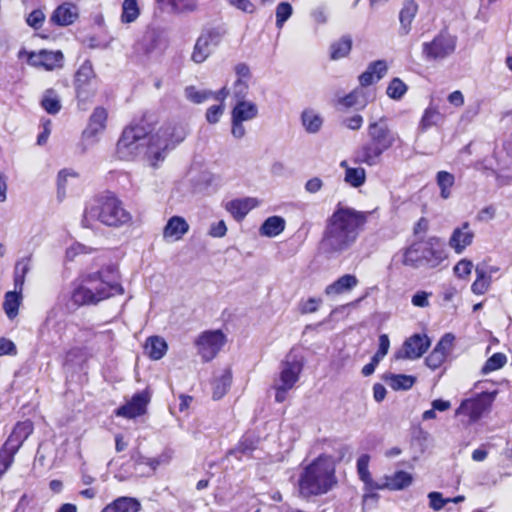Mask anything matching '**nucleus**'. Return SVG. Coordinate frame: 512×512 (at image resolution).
<instances>
[{"instance_id": "f257e3e1", "label": "nucleus", "mask_w": 512, "mask_h": 512, "mask_svg": "<svg viewBox=\"0 0 512 512\" xmlns=\"http://www.w3.org/2000/svg\"><path fill=\"white\" fill-rule=\"evenodd\" d=\"M125 293L115 265H106L98 271L83 273L71 283L70 300L77 307L95 306L100 302Z\"/></svg>"}, {"instance_id": "f03ea898", "label": "nucleus", "mask_w": 512, "mask_h": 512, "mask_svg": "<svg viewBox=\"0 0 512 512\" xmlns=\"http://www.w3.org/2000/svg\"><path fill=\"white\" fill-rule=\"evenodd\" d=\"M367 212L358 211L338 203L327 218L321 245L328 253H341L349 249L358 239L367 223Z\"/></svg>"}, {"instance_id": "7ed1b4c3", "label": "nucleus", "mask_w": 512, "mask_h": 512, "mask_svg": "<svg viewBox=\"0 0 512 512\" xmlns=\"http://www.w3.org/2000/svg\"><path fill=\"white\" fill-rule=\"evenodd\" d=\"M338 483L336 465L331 455L322 453L308 464H301L297 478V493L311 500L329 493Z\"/></svg>"}, {"instance_id": "20e7f679", "label": "nucleus", "mask_w": 512, "mask_h": 512, "mask_svg": "<svg viewBox=\"0 0 512 512\" xmlns=\"http://www.w3.org/2000/svg\"><path fill=\"white\" fill-rule=\"evenodd\" d=\"M95 222L109 228H120L132 222V215L114 192L105 191L90 199L83 211L82 227L92 228Z\"/></svg>"}, {"instance_id": "39448f33", "label": "nucleus", "mask_w": 512, "mask_h": 512, "mask_svg": "<svg viewBox=\"0 0 512 512\" xmlns=\"http://www.w3.org/2000/svg\"><path fill=\"white\" fill-rule=\"evenodd\" d=\"M402 140L386 122L385 117L372 121L367 126V140L354 153V162L375 166L380 163L382 155Z\"/></svg>"}, {"instance_id": "423d86ee", "label": "nucleus", "mask_w": 512, "mask_h": 512, "mask_svg": "<svg viewBox=\"0 0 512 512\" xmlns=\"http://www.w3.org/2000/svg\"><path fill=\"white\" fill-rule=\"evenodd\" d=\"M401 252L402 265L411 268H436L448 257L444 243L435 236L414 241Z\"/></svg>"}, {"instance_id": "0eeeda50", "label": "nucleus", "mask_w": 512, "mask_h": 512, "mask_svg": "<svg viewBox=\"0 0 512 512\" xmlns=\"http://www.w3.org/2000/svg\"><path fill=\"white\" fill-rule=\"evenodd\" d=\"M31 256L18 260L14 267V290L8 291L4 296L3 309L9 319H14L19 312L22 301V290L25 277L30 270Z\"/></svg>"}, {"instance_id": "6e6552de", "label": "nucleus", "mask_w": 512, "mask_h": 512, "mask_svg": "<svg viewBox=\"0 0 512 512\" xmlns=\"http://www.w3.org/2000/svg\"><path fill=\"white\" fill-rule=\"evenodd\" d=\"M497 394V390L481 392L471 398L462 400L455 410V416L467 417L470 423L477 422L485 413L490 411Z\"/></svg>"}, {"instance_id": "1a4fd4ad", "label": "nucleus", "mask_w": 512, "mask_h": 512, "mask_svg": "<svg viewBox=\"0 0 512 512\" xmlns=\"http://www.w3.org/2000/svg\"><path fill=\"white\" fill-rule=\"evenodd\" d=\"M227 337L222 330H205L194 341L198 355L203 362L212 361L222 350Z\"/></svg>"}, {"instance_id": "9d476101", "label": "nucleus", "mask_w": 512, "mask_h": 512, "mask_svg": "<svg viewBox=\"0 0 512 512\" xmlns=\"http://www.w3.org/2000/svg\"><path fill=\"white\" fill-rule=\"evenodd\" d=\"M456 44V36L441 30L432 41L423 43L422 53L428 60L444 59L455 51Z\"/></svg>"}, {"instance_id": "9b49d317", "label": "nucleus", "mask_w": 512, "mask_h": 512, "mask_svg": "<svg viewBox=\"0 0 512 512\" xmlns=\"http://www.w3.org/2000/svg\"><path fill=\"white\" fill-rule=\"evenodd\" d=\"M149 130L141 123L132 124L126 127L117 141L116 151L120 158H128L137 149V142L144 139Z\"/></svg>"}, {"instance_id": "f8f14e48", "label": "nucleus", "mask_w": 512, "mask_h": 512, "mask_svg": "<svg viewBox=\"0 0 512 512\" xmlns=\"http://www.w3.org/2000/svg\"><path fill=\"white\" fill-rule=\"evenodd\" d=\"M223 34L219 28L204 29L196 40L191 59L198 64L204 62L211 53L210 47L217 46Z\"/></svg>"}, {"instance_id": "ddd939ff", "label": "nucleus", "mask_w": 512, "mask_h": 512, "mask_svg": "<svg viewBox=\"0 0 512 512\" xmlns=\"http://www.w3.org/2000/svg\"><path fill=\"white\" fill-rule=\"evenodd\" d=\"M151 395L148 390L135 393L125 404L114 410V415L125 419H135L147 412Z\"/></svg>"}, {"instance_id": "4468645a", "label": "nucleus", "mask_w": 512, "mask_h": 512, "mask_svg": "<svg viewBox=\"0 0 512 512\" xmlns=\"http://www.w3.org/2000/svg\"><path fill=\"white\" fill-rule=\"evenodd\" d=\"M23 52L19 53L21 56ZM27 56V62L29 65L42 68L46 71H53L63 66V53L61 51H48L40 50L38 52H24Z\"/></svg>"}, {"instance_id": "2eb2a0df", "label": "nucleus", "mask_w": 512, "mask_h": 512, "mask_svg": "<svg viewBox=\"0 0 512 512\" xmlns=\"http://www.w3.org/2000/svg\"><path fill=\"white\" fill-rule=\"evenodd\" d=\"M454 341L455 336L452 333L444 334L425 358L427 367L433 371L442 367L452 352Z\"/></svg>"}, {"instance_id": "dca6fc26", "label": "nucleus", "mask_w": 512, "mask_h": 512, "mask_svg": "<svg viewBox=\"0 0 512 512\" xmlns=\"http://www.w3.org/2000/svg\"><path fill=\"white\" fill-rule=\"evenodd\" d=\"M431 341L426 334H413L407 338L400 350L395 353L396 359H418L428 350Z\"/></svg>"}, {"instance_id": "f3484780", "label": "nucleus", "mask_w": 512, "mask_h": 512, "mask_svg": "<svg viewBox=\"0 0 512 512\" xmlns=\"http://www.w3.org/2000/svg\"><path fill=\"white\" fill-rule=\"evenodd\" d=\"M34 431V424L31 420L18 421L5 442L2 444L8 449L18 453L24 442Z\"/></svg>"}, {"instance_id": "a211bd4d", "label": "nucleus", "mask_w": 512, "mask_h": 512, "mask_svg": "<svg viewBox=\"0 0 512 512\" xmlns=\"http://www.w3.org/2000/svg\"><path fill=\"white\" fill-rule=\"evenodd\" d=\"M108 111L103 106L94 108L92 114L88 119L86 128L82 135L85 139H94L100 133L104 132L107 127Z\"/></svg>"}, {"instance_id": "6ab92c4d", "label": "nucleus", "mask_w": 512, "mask_h": 512, "mask_svg": "<svg viewBox=\"0 0 512 512\" xmlns=\"http://www.w3.org/2000/svg\"><path fill=\"white\" fill-rule=\"evenodd\" d=\"M474 239V232L470 229L469 222L465 221L461 227L453 230L449 238V246L457 254H461L468 246H470Z\"/></svg>"}, {"instance_id": "aec40b11", "label": "nucleus", "mask_w": 512, "mask_h": 512, "mask_svg": "<svg viewBox=\"0 0 512 512\" xmlns=\"http://www.w3.org/2000/svg\"><path fill=\"white\" fill-rule=\"evenodd\" d=\"M413 482V477L410 473L398 470L393 475H386L382 482L373 485L374 490H390L397 491L403 490L410 486Z\"/></svg>"}, {"instance_id": "412c9836", "label": "nucleus", "mask_w": 512, "mask_h": 512, "mask_svg": "<svg viewBox=\"0 0 512 512\" xmlns=\"http://www.w3.org/2000/svg\"><path fill=\"white\" fill-rule=\"evenodd\" d=\"M303 370V362L300 360L284 361L279 373L281 386L293 388L298 382Z\"/></svg>"}, {"instance_id": "4be33fe9", "label": "nucleus", "mask_w": 512, "mask_h": 512, "mask_svg": "<svg viewBox=\"0 0 512 512\" xmlns=\"http://www.w3.org/2000/svg\"><path fill=\"white\" fill-rule=\"evenodd\" d=\"M388 70L387 63L385 60H376L371 62L367 69L361 73L358 77V81L360 84L359 88H364L372 85L373 83L379 81Z\"/></svg>"}, {"instance_id": "5701e85b", "label": "nucleus", "mask_w": 512, "mask_h": 512, "mask_svg": "<svg viewBox=\"0 0 512 512\" xmlns=\"http://www.w3.org/2000/svg\"><path fill=\"white\" fill-rule=\"evenodd\" d=\"M369 103L366 92L362 88H355L348 94L337 99V106L342 109L348 110L354 108L355 110H363Z\"/></svg>"}, {"instance_id": "b1692460", "label": "nucleus", "mask_w": 512, "mask_h": 512, "mask_svg": "<svg viewBox=\"0 0 512 512\" xmlns=\"http://www.w3.org/2000/svg\"><path fill=\"white\" fill-rule=\"evenodd\" d=\"M257 205L258 201L255 198L233 199L226 204V210L236 221L240 222L253 208L257 207Z\"/></svg>"}, {"instance_id": "393cba45", "label": "nucleus", "mask_w": 512, "mask_h": 512, "mask_svg": "<svg viewBox=\"0 0 512 512\" xmlns=\"http://www.w3.org/2000/svg\"><path fill=\"white\" fill-rule=\"evenodd\" d=\"M358 283V278L354 274H344L327 285L324 292L327 296H338L351 291Z\"/></svg>"}, {"instance_id": "a878e982", "label": "nucleus", "mask_w": 512, "mask_h": 512, "mask_svg": "<svg viewBox=\"0 0 512 512\" xmlns=\"http://www.w3.org/2000/svg\"><path fill=\"white\" fill-rule=\"evenodd\" d=\"M189 224L181 216H172L163 229V237L174 241L181 240L188 232Z\"/></svg>"}, {"instance_id": "bb28decb", "label": "nucleus", "mask_w": 512, "mask_h": 512, "mask_svg": "<svg viewBox=\"0 0 512 512\" xmlns=\"http://www.w3.org/2000/svg\"><path fill=\"white\" fill-rule=\"evenodd\" d=\"M157 136L158 138H163L162 149L167 150L173 148L184 139V132L180 126L166 124L159 129Z\"/></svg>"}, {"instance_id": "cd10ccee", "label": "nucleus", "mask_w": 512, "mask_h": 512, "mask_svg": "<svg viewBox=\"0 0 512 512\" xmlns=\"http://www.w3.org/2000/svg\"><path fill=\"white\" fill-rule=\"evenodd\" d=\"M141 503L137 498L121 496L107 504L101 512H139Z\"/></svg>"}, {"instance_id": "c85d7f7f", "label": "nucleus", "mask_w": 512, "mask_h": 512, "mask_svg": "<svg viewBox=\"0 0 512 512\" xmlns=\"http://www.w3.org/2000/svg\"><path fill=\"white\" fill-rule=\"evenodd\" d=\"M77 17L78 14L75 12V7L64 3L53 11L50 21L57 26H68L74 23Z\"/></svg>"}, {"instance_id": "c756f323", "label": "nucleus", "mask_w": 512, "mask_h": 512, "mask_svg": "<svg viewBox=\"0 0 512 512\" xmlns=\"http://www.w3.org/2000/svg\"><path fill=\"white\" fill-rule=\"evenodd\" d=\"M382 379L394 391L409 390L416 383V377L412 375L391 372L383 374Z\"/></svg>"}, {"instance_id": "7c9ffc66", "label": "nucleus", "mask_w": 512, "mask_h": 512, "mask_svg": "<svg viewBox=\"0 0 512 512\" xmlns=\"http://www.w3.org/2000/svg\"><path fill=\"white\" fill-rule=\"evenodd\" d=\"M77 105L81 110H87V104L90 103L97 93L96 82L74 84Z\"/></svg>"}, {"instance_id": "2f4dec72", "label": "nucleus", "mask_w": 512, "mask_h": 512, "mask_svg": "<svg viewBox=\"0 0 512 512\" xmlns=\"http://www.w3.org/2000/svg\"><path fill=\"white\" fill-rule=\"evenodd\" d=\"M145 353L152 360L161 359L167 352L168 345L160 336H150L144 345Z\"/></svg>"}, {"instance_id": "473e14b6", "label": "nucleus", "mask_w": 512, "mask_h": 512, "mask_svg": "<svg viewBox=\"0 0 512 512\" xmlns=\"http://www.w3.org/2000/svg\"><path fill=\"white\" fill-rule=\"evenodd\" d=\"M258 114L257 106L249 101L241 100L237 101L236 105L232 109L231 118L236 121H248L255 118Z\"/></svg>"}, {"instance_id": "72a5a7b5", "label": "nucleus", "mask_w": 512, "mask_h": 512, "mask_svg": "<svg viewBox=\"0 0 512 512\" xmlns=\"http://www.w3.org/2000/svg\"><path fill=\"white\" fill-rule=\"evenodd\" d=\"M353 40L350 35H344L330 45V59L339 60L347 57L352 50Z\"/></svg>"}, {"instance_id": "f704fd0d", "label": "nucleus", "mask_w": 512, "mask_h": 512, "mask_svg": "<svg viewBox=\"0 0 512 512\" xmlns=\"http://www.w3.org/2000/svg\"><path fill=\"white\" fill-rule=\"evenodd\" d=\"M444 119V115L440 113L435 105H429L423 112L419 121V130L421 132L428 131L431 127L437 125Z\"/></svg>"}, {"instance_id": "c9c22d12", "label": "nucleus", "mask_w": 512, "mask_h": 512, "mask_svg": "<svg viewBox=\"0 0 512 512\" xmlns=\"http://www.w3.org/2000/svg\"><path fill=\"white\" fill-rule=\"evenodd\" d=\"M285 220L280 216H270L261 225L259 232L262 236L275 237L285 229Z\"/></svg>"}, {"instance_id": "e433bc0d", "label": "nucleus", "mask_w": 512, "mask_h": 512, "mask_svg": "<svg viewBox=\"0 0 512 512\" xmlns=\"http://www.w3.org/2000/svg\"><path fill=\"white\" fill-rule=\"evenodd\" d=\"M40 105L50 115H56L62 108L60 97L53 88L44 91Z\"/></svg>"}, {"instance_id": "4c0bfd02", "label": "nucleus", "mask_w": 512, "mask_h": 512, "mask_svg": "<svg viewBox=\"0 0 512 512\" xmlns=\"http://www.w3.org/2000/svg\"><path fill=\"white\" fill-rule=\"evenodd\" d=\"M435 180L440 190V197L442 199H448L452 194L455 176L448 171L441 170L437 172Z\"/></svg>"}, {"instance_id": "58836bf2", "label": "nucleus", "mask_w": 512, "mask_h": 512, "mask_svg": "<svg viewBox=\"0 0 512 512\" xmlns=\"http://www.w3.org/2000/svg\"><path fill=\"white\" fill-rule=\"evenodd\" d=\"M232 383V373L226 370L219 378L215 379L212 384V397L214 400H220L228 392Z\"/></svg>"}, {"instance_id": "ea45409f", "label": "nucleus", "mask_w": 512, "mask_h": 512, "mask_svg": "<svg viewBox=\"0 0 512 512\" xmlns=\"http://www.w3.org/2000/svg\"><path fill=\"white\" fill-rule=\"evenodd\" d=\"M140 15L138 0H124L120 20L123 24L135 22Z\"/></svg>"}, {"instance_id": "a19ab883", "label": "nucleus", "mask_w": 512, "mask_h": 512, "mask_svg": "<svg viewBox=\"0 0 512 512\" xmlns=\"http://www.w3.org/2000/svg\"><path fill=\"white\" fill-rule=\"evenodd\" d=\"M258 443L259 440L257 437L245 434L239 439L236 446L229 451V454L233 455L235 453H239L241 455H245L252 453L257 449Z\"/></svg>"}, {"instance_id": "79ce46f5", "label": "nucleus", "mask_w": 512, "mask_h": 512, "mask_svg": "<svg viewBox=\"0 0 512 512\" xmlns=\"http://www.w3.org/2000/svg\"><path fill=\"white\" fill-rule=\"evenodd\" d=\"M369 461L370 457L367 454L361 455L357 459V472L359 475V478L362 482H364L370 489L374 490L375 484H378L377 481H374L371 477V474L369 472Z\"/></svg>"}, {"instance_id": "37998d69", "label": "nucleus", "mask_w": 512, "mask_h": 512, "mask_svg": "<svg viewBox=\"0 0 512 512\" xmlns=\"http://www.w3.org/2000/svg\"><path fill=\"white\" fill-rule=\"evenodd\" d=\"M302 124L309 133H316L320 130L323 119L312 109H305L301 115Z\"/></svg>"}, {"instance_id": "c03bdc74", "label": "nucleus", "mask_w": 512, "mask_h": 512, "mask_svg": "<svg viewBox=\"0 0 512 512\" xmlns=\"http://www.w3.org/2000/svg\"><path fill=\"white\" fill-rule=\"evenodd\" d=\"M476 279L471 285V291L475 295L485 294L491 285V276L483 269L476 268Z\"/></svg>"}, {"instance_id": "a18cd8bd", "label": "nucleus", "mask_w": 512, "mask_h": 512, "mask_svg": "<svg viewBox=\"0 0 512 512\" xmlns=\"http://www.w3.org/2000/svg\"><path fill=\"white\" fill-rule=\"evenodd\" d=\"M95 78L96 74L91 61L85 60L75 74L74 84L96 82Z\"/></svg>"}, {"instance_id": "49530a36", "label": "nucleus", "mask_w": 512, "mask_h": 512, "mask_svg": "<svg viewBox=\"0 0 512 512\" xmlns=\"http://www.w3.org/2000/svg\"><path fill=\"white\" fill-rule=\"evenodd\" d=\"M366 172L361 167H346L345 170V181L352 187H360L365 183Z\"/></svg>"}, {"instance_id": "de8ad7c7", "label": "nucleus", "mask_w": 512, "mask_h": 512, "mask_svg": "<svg viewBox=\"0 0 512 512\" xmlns=\"http://www.w3.org/2000/svg\"><path fill=\"white\" fill-rule=\"evenodd\" d=\"M507 363V357L504 353L497 352L490 356L485 364L483 365L481 372L483 374H488L490 372L501 369Z\"/></svg>"}, {"instance_id": "09e8293b", "label": "nucleus", "mask_w": 512, "mask_h": 512, "mask_svg": "<svg viewBox=\"0 0 512 512\" xmlns=\"http://www.w3.org/2000/svg\"><path fill=\"white\" fill-rule=\"evenodd\" d=\"M186 98L195 104H201L212 97V91L198 90L195 86H187L184 90Z\"/></svg>"}, {"instance_id": "8fccbe9b", "label": "nucleus", "mask_w": 512, "mask_h": 512, "mask_svg": "<svg viewBox=\"0 0 512 512\" xmlns=\"http://www.w3.org/2000/svg\"><path fill=\"white\" fill-rule=\"evenodd\" d=\"M407 90V85L400 78L395 77L389 82L386 93L389 98L399 100L405 95Z\"/></svg>"}, {"instance_id": "3c124183", "label": "nucleus", "mask_w": 512, "mask_h": 512, "mask_svg": "<svg viewBox=\"0 0 512 512\" xmlns=\"http://www.w3.org/2000/svg\"><path fill=\"white\" fill-rule=\"evenodd\" d=\"M17 453L8 449L5 446L0 447V480L7 473V471L12 467L15 456Z\"/></svg>"}, {"instance_id": "603ef678", "label": "nucleus", "mask_w": 512, "mask_h": 512, "mask_svg": "<svg viewBox=\"0 0 512 512\" xmlns=\"http://www.w3.org/2000/svg\"><path fill=\"white\" fill-rule=\"evenodd\" d=\"M417 5L413 2L407 3L403 6L399 13V19L402 27L405 29V32H408L410 29V25L416 15Z\"/></svg>"}, {"instance_id": "864d4df0", "label": "nucleus", "mask_w": 512, "mask_h": 512, "mask_svg": "<svg viewBox=\"0 0 512 512\" xmlns=\"http://www.w3.org/2000/svg\"><path fill=\"white\" fill-rule=\"evenodd\" d=\"M68 177L78 178V173H76L72 170H69V169H62L61 171H59L58 177H57V193H58V198L60 200H62L65 197L66 182H67Z\"/></svg>"}, {"instance_id": "5fc2aeb1", "label": "nucleus", "mask_w": 512, "mask_h": 512, "mask_svg": "<svg viewBox=\"0 0 512 512\" xmlns=\"http://www.w3.org/2000/svg\"><path fill=\"white\" fill-rule=\"evenodd\" d=\"M292 6L288 2H280L276 7V26L282 28L284 23L291 17Z\"/></svg>"}, {"instance_id": "6e6d98bb", "label": "nucleus", "mask_w": 512, "mask_h": 512, "mask_svg": "<svg viewBox=\"0 0 512 512\" xmlns=\"http://www.w3.org/2000/svg\"><path fill=\"white\" fill-rule=\"evenodd\" d=\"M45 21V14L41 9H35L29 13L26 23L35 30L42 28Z\"/></svg>"}, {"instance_id": "4d7b16f0", "label": "nucleus", "mask_w": 512, "mask_h": 512, "mask_svg": "<svg viewBox=\"0 0 512 512\" xmlns=\"http://www.w3.org/2000/svg\"><path fill=\"white\" fill-rule=\"evenodd\" d=\"M321 302L320 298L315 297H310L305 301H301L298 306L299 312L303 315L314 313L319 309Z\"/></svg>"}, {"instance_id": "13d9d810", "label": "nucleus", "mask_w": 512, "mask_h": 512, "mask_svg": "<svg viewBox=\"0 0 512 512\" xmlns=\"http://www.w3.org/2000/svg\"><path fill=\"white\" fill-rule=\"evenodd\" d=\"M224 110H225L224 104H217V105L210 106L209 108H207L206 113H205L206 121L209 124H216L217 122H219L221 116L224 113Z\"/></svg>"}, {"instance_id": "bf43d9fd", "label": "nucleus", "mask_w": 512, "mask_h": 512, "mask_svg": "<svg viewBox=\"0 0 512 512\" xmlns=\"http://www.w3.org/2000/svg\"><path fill=\"white\" fill-rule=\"evenodd\" d=\"M473 264L470 260L462 259L454 266L456 277L466 279L472 272Z\"/></svg>"}, {"instance_id": "052dcab7", "label": "nucleus", "mask_w": 512, "mask_h": 512, "mask_svg": "<svg viewBox=\"0 0 512 512\" xmlns=\"http://www.w3.org/2000/svg\"><path fill=\"white\" fill-rule=\"evenodd\" d=\"M249 81L246 80H235L233 83L232 93L233 97L237 101L245 100L249 90Z\"/></svg>"}, {"instance_id": "680f3d73", "label": "nucleus", "mask_w": 512, "mask_h": 512, "mask_svg": "<svg viewBox=\"0 0 512 512\" xmlns=\"http://www.w3.org/2000/svg\"><path fill=\"white\" fill-rule=\"evenodd\" d=\"M429 499V506L434 511L441 510L447 503L450 502L449 498H443L442 494L440 492H430L428 494Z\"/></svg>"}, {"instance_id": "e2e57ef3", "label": "nucleus", "mask_w": 512, "mask_h": 512, "mask_svg": "<svg viewBox=\"0 0 512 512\" xmlns=\"http://www.w3.org/2000/svg\"><path fill=\"white\" fill-rule=\"evenodd\" d=\"M93 251L94 249L91 247H88L81 243H75L67 249L66 256L68 259L73 260L76 256L80 254H89Z\"/></svg>"}, {"instance_id": "0e129e2a", "label": "nucleus", "mask_w": 512, "mask_h": 512, "mask_svg": "<svg viewBox=\"0 0 512 512\" xmlns=\"http://www.w3.org/2000/svg\"><path fill=\"white\" fill-rule=\"evenodd\" d=\"M17 354V347L14 342L6 337L0 338V357L10 355L15 356Z\"/></svg>"}, {"instance_id": "69168bd1", "label": "nucleus", "mask_w": 512, "mask_h": 512, "mask_svg": "<svg viewBox=\"0 0 512 512\" xmlns=\"http://www.w3.org/2000/svg\"><path fill=\"white\" fill-rule=\"evenodd\" d=\"M364 119L360 114H355L343 120V125L353 131L361 129Z\"/></svg>"}, {"instance_id": "338daca9", "label": "nucleus", "mask_w": 512, "mask_h": 512, "mask_svg": "<svg viewBox=\"0 0 512 512\" xmlns=\"http://www.w3.org/2000/svg\"><path fill=\"white\" fill-rule=\"evenodd\" d=\"M227 233V226L224 220L213 223L210 227L209 235L215 238H221Z\"/></svg>"}, {"instance_id": "774afa93", "label": "nucleus", "mask_w": 512, "mask_h": 512, "mask_svg": "<svg viewBox=\"0 0 512 512\" xmlns=\"http://www.w3.org/2000/svg\"><path fill=\"white\" fill-rule=\"evenodd\" d=\"M228 2L231 6L245 13H253L255 11V6L250 0H228Z\"/></svg>"}]
</instances>
